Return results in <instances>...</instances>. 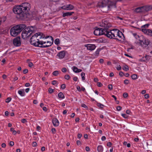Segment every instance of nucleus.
Listing matches in <instances>:
<instances>
[{"label": "nucleus", "instance_id": "f257e3e1", "mask_svg": "<svg viewBox=\"0 0 152 152\" xmlns=\"http://www.w3.org/2000/svg\"><path fill=\"white\" fill-rule=\"evenodd\" d=\"M30 8V4L25 2L20 5H15L13 8L12 11L15 14H17L18 18L23 20L27 18Z\"/></svg>", "mask_w": 152, "mask_h": 152}, {"label": "nucleus", "instance_id": "f03ea898", "mask_svg": "<svg viewBox=\"0 0 152 152\" xmlns=\"http://www.w3.org/2000/svg\"><path fill=\"white\" fill-rule=\"evenodd\" d=\"M45 37V35L42 32H38L32 36L30 39L31 44L36 47H39V45L37 44L39 43L40 41L39 39Z\"/></svg>", "mask_w": 152, "mask_h": 152}, {"label": "nucleus", "instance_id": "7ed1b4c3", "mask_svg": "<svg viewBox=\"0 0 152 152\" xmlns=\"http://www.w3.org/2000/svg\"><path fill=\"white\" fill-rule=\"evenodd\" d=\"M26 27L25 24H18L14 26L10 30L11 35L13 37L18 35Z\"/></svg>", "mask_w": 152, "mask_h": 152}, {"label": "nucleus", "instance_id": "20e7f679", "mask_svg": "<svg viewBox=\"0 0 152 152\" xmlns=\"http://www.w3.org/2000/svg\"><path fill=\"white\" fill-rule=\"evenodd\" d=\"M133 35L138 41L137 42L142 47H146L149 44V41L148 39H146L142 35L139 36L136 33H134Z\"/></svg>", "mask_w": 152, "mask_h": 152}, {"label": "nucleus", "instance_id": "39448f33", "mask_svg": "<svg viewBox=\"0 0 152 152\" xmlns=\"http://www.w3.org/2000/svg\"><path fill=\"white\" fill-rule=\"evenodd\" d=\"M24 29L22 33V38L24 39L29 37L35 30L34 27L33 26L26 27Z\"/></svg>", "mask_w": 152, "mask_h": 152}, {"label": "nucleus", "instance_id": "423d86ee", "mask_svg": "<svg viewBox=\"0 0 152 152\" xmlns=\"http://www.w3.org/2000/svg\"><path fill=\"white\" fill-rule=\"evenodd\" d=\"M111 24L108 21L105 20H103L102 23L100 26L103 27L102 28V32H104L105 33L108 31V29L111 26Z\"/></svg>", "mask_w": 152, "mask_h": 152}, {"label": "nucleus", "instance_id": "0eeeda50", "mask_svg": "<svg viewBox=\"0 0 152 152\" xmlns=\"http://www.w3.org/2000/svg\"><path fill=\"white\" fill-rule=\"evenodd\" d=\"M121 0H113L111 1L107 0V6L109 8L114 7L115 8L116 7V3L118 1H121Z\"/></svg>", "mask_w": 152, "mask_h": 152}, {"label": "nucleus", "instance_id": "6e6552de", "mask_svg": "<svg viewBox=\"0 0 152 152\" xmlns=\"http://www.w3.org/2000/svg\"><path fill=\"white\" fill-rule=\"evenodd\" d=\"M102 28H99L97 27H96L95 28V30L94 31V33L95 35H104L105 33L104 32H102Z\"/></svg>", "mask_w": 152, "mask_h": 152}, {"label": "nucleus", "instance_id": "1a4fd4ad", "mask_svg": "<svg viewBox=\"0 0 152 152\" xmlns=\"http://www.w3.org/2000/svg\"><path fill=\"white\" fill-rule=\"evenodd\" d=\"M13 44L14 46L18 47L21 45L20 38L18 37L15 38L13 41Z\"/></svg>", "mask_w": 152, "mask_h": 152}, {"label": "nucleus", "instance_id": "9d476101", "mask_svg": "<svg viewBox=\"0 0 152 152\" xmlns=\"http://www.w3.org/2000/svg\"><path fill=\"white\" fill-rule=\"evenodd\" d=\"M115 29L111 30L110 31H108L105 33V35L108 37L112 39L115 36Z\"/></svg>", "mask_w": 152, "mask_h": 152}, {"label": "nucleus", "instance_id": "9b49d317", "mask_svg": "<svg viewBox=\"0 0 152 152\" xmlns=\"http://www.w3.org/2000/svg\"><path fill=\"white\" fill-rule=\"evenodd\" d=\"M107 5V0H104L101 2H99L97 5L99 7H103Z\"/></svg>", "mask_w": 152, "mask_h": 152}, {"label": "nucleus", "instance_id": "f8f14e48", "mask_svg": "<svg viewBox=\"0 0 152 152\" xmlns=\"http://www.w3.org/2000/svg\"><path fill=\"white\" fill-rule=\"evenodd\" d=\"M84 46L87 48V50L92 51L95 49L96 46L94 44H87L84 45Z\"/></svg>", "mask_w": 152, "mask_h": 152}, {"label": "nucleus", "instance_id": "ddd939ff", "mask_svg": "<svg viewBox=\"0 0 152 152\" xmlns=\"http://www.w3.org/2000/svg\"><path fill=\"white\" fill-rule=\"evenodd\" d=\"M65 52L64 51H62L60 52L57 55L60 59H62L64 58L65 55Z\"/></svg>", "mask_w": 152, "mask_h": 152}, {"label": "nucleus", "instance_id": "4468645a", "mask_svg": "<svg viewBox=\"0 0 152 152\" xmlns=\"http://www.w3.org/2000/svg\"><path fill=\"white\" fill-rule=\"evenodd\" d=\"M135 12L137 13L144 12L143 6L136 8L135 10Z\"/></svg>", "mask_w": 152, "mask_h": 152}, {"label": "nucleus", "instance_id": "2eb2a0df", "mask_svg": "<svg viewBox=\"0 0 152 152\" xmlns=\"http://www.w3.org/2000/svg\"><path fill=\"white\" fill-rule=\"evenodd\" d=\"M52 123L53 125L55 126H57L59 125V121L58 119L56 118H54L53 119Z\"/></svg>", "mask_w": 152, "mask_h": 152}, {"label": "nucleus", "instance_id": "dca6fc26", "mask_svg": "<svg viewBox=\"0 0 152 152\" xmlns=\"http://www.w3.org/2000/svg\"><path fill=\"white\" fill-rule=\"evenodd\" d=\"M47 43L48 44V45H44L39 46V47L41 48H47L50 47L51 46L52 44L53 43H52L51 42L49 41H47Z\"/></svg>", "mask_w": 152, "mask_h": 152}, {"label": "nucleus", "instance_id": "f3484780", "mask_svg": "<svg viewBox=\"0 0 152 152\" xmlns=\"http://www.w3.org/2000/svg\"><path fill=\"white\" fill-rule=\"evenodd\" d=\"M73 13H74V12H63L62 14V17H65L66 16H71L72 15Z\"/></svg>", "mask_w": 152, "mask_h": 152}, {"label": "nucleus", "instance_id": "a211bd4d", "mask_svg": "<svg viewBox=\"0 0 152 152\" xmlns=\"http://www.w3.org/2000/svg\"><path fill=\"white\" fill-rule=\"evenodd\" d=\"M143 7L144 12L149 11L152 9V6H145Z\"/></svg>", "mask_w": 152, "mask_h": 152}, {"label": "nucleus", "instance_id": "6ab92c4d", "mask_svg": "<svg viewBox=\"0 0 152 152\" xmlns=\"http://www.w3.org/2000/svg\"><path fill=\"white\" fill-rule=\"evenodd\" d=\"M6 19L7 18L5 16H3L0 18V26L2 24L4 23L5 22Z\"/></svg>", "mask_w": 152, "mask_h": 152}, {"label": "nucleus", "instance_id": "aec40b11", "mask_svg": "<svg viewBox=\"0 0 152 152\" xmlns=\"http://www.w3.org/2000/svg\"><path fill=\"white\" fill-rule=\"evenodd\" d=\"M18 92L19 94L22 96H24L25 95V93L24 89H22L21 90H20L18 91Z\"/></svg>", "mask_w": 152, "mask_h": 152}, {"label": "nucleus", "instance_id": "412c9836", "mask_svg": "<svg viewBox=\"0 0 152 152\" xmlns=\"http://www.w3.org/2000/svg\"><path fill=\"white\" fill-rule=\"evenodd\" d=\"M97 150L98 152H102L103 150V147L101 145H99L97 147Z\"/></svg>", "mask_w": 152, "mask_h": 152}, {"label": "nucleus", "instance_id": "4be33fe9", "mask_svg": "<svg viewBox=\"0 0 152 152\" xmlns=\"http://www.w3.org/2000/svg\"><path fill=\"white\" fill-rule=\"evenodd\" d=\"M58 96L59 98L61 99H63L65 98L63 94L61 92H60L58 94Z\"/></svg>", "mask_w": 152, "mask_h": 152}, {"label": "nucleus", "instance_id": "5701e85b", "mask_svg": "<svg viewBox=\"0 0 152 152\" xmlns=\"http://www.w3.org/2000/svg\"><path fill=\"white\" fill-rule=\"evenodd\" d=\"M66 8H67L68 10H71L74 9V6L71 4H69L67 5Z\"/></svg>", "mask_w": 152, "mask_h": 152}, {"label": "nucleus", "instance_id": "b1692460", "mask_svg": "<svg viewBox=\"0 0 152 152\" xmlns=\"http://www.w3.org/2000/svg\"><path fill=\"white\" fill-rule=\"evenodd\" d=\"M147 33L146 34L150 35L151 36H152V31L149 29H147Z\"/></svg>", "mask_w": 152, "mask_h": 152}, {"label": "nucleus", "instance_id": "393cba45", "mask_svg": "<svg viewBox=\"0 0 152 152\" xmlns=\"http://www.w3.org/2000/svg\"><path fill=\"white\" fill-rule=\"evenodd\" d=\"M123 69L126 71H127L129 70V67L127 65H125L123 67Z\"/></svg>", "mask_w": 152, "mask_h": 152}, {"label": "nucleus", "instance_id": "a878e982", "mask_svg": "<svg viewBox=\"0 0 152 152\" xmlns=\"http://www.w3.org/2000/svg\"><path fill=\"white\" fill-rule=\"evenodd\" d=\"M54 43L56 45H58L60 44V40L59 39H56L54 41Z\"/></svg>", "mask_w": 152, "mask_h": 152}, {"label": "nucleus", "instance_id": "bb28decb", "mask_svg": "<svg viewBox=\"0 0 152 152\" xmlns=\"http://www.w3.org/2000/svg\"><path fill=\"white\" fill-rule=\"evenodd\" d=\"M131 77L133 80H136L137 78V76L136 74H133L132 75Z\"/></svg>", "mask_w": 152, "mask_h": 152}, {"label": "nucleus", "instance_id": "cd10ccee", "mask_svg": "<svg viewBox=\"0 0 152 152\" xmlns=\"http://www.w3.org/2000/svg\"><path fill=\"white\" fill-rule=\"evenodd\" d=\"M139 61H141L147 62L145 56L144 57H142V58L140 59Z\"/></svg>", "mask_w": 152, "mask_h": 152}, {"label": "nucleus", "instance_id": "c85d7f7f", "mask_svg": "<svg viewBox=\"0 0 152 152\" xmlns=\"http://www.w3.org/2000/svg\"><path fill=\"white\" fill-rule=\"evenodd\" d=\"M117 33H118V36L120 38H121V35H123V34L122 32L119 30H117Z\"/></svg>", "mask_w": 152, "mask_h": 152}, {"label": "nucleus", "instance_id": "c756f323", "mask_svg": "<svg viewBox=\"0 0 152 152\" xmlns=\"http://www.w3.org/2000/svg\"><path fill=\"white\" fill-rule=\"evenodd\" d=\"M46 43H47V42H43L42 41H40V42L38 44L39 45V46H40L43 45V44H45Z\"/></svg>", "mask_w": 152, "mask_h": 152}, {"label": "nucleus", "instance_id": "7c9ffc66", "mask_svg": "<svg viewBox=\"0 0 152 152\" xmlns=\"http://www.w3.org/2000/svg\"><path fill=\"white\" fill-rule=\"evenodd\" d=\"M52 74L53 75L56 76L59 74V71H55L53 72Z\"/></svg>", "mask_w": 152, "mask_h": 152}, {"label": "nucleus", "instance_id": "2f4dec72", "mask_svg": "<svg viewBox=\"0 0 152 152\" xmlns=\"http://www.w3.org/2000/svg\"><path fill=\"white\" fill-rule=\"evenodd\" d=\"M101 50V49L99 48L95 52V55L96 56H98L99 54V53Z\"/></svg>", "mask_w": 152, "mask_h": 152}, {"label": "nucleus", "instance_id": "473e14b6", "mask_svg": "<svg viewBox=\"0 0 152 152\" xmlns=\"http://www.w3.org/2000/svg\"><path fill=\"white\" fill-rule=\"evenodd\" d=\"M97 106L100 108L102 109L103 108V107L104 106V105L103 104L100 103H97Z\"/></svg>", "mask_w": 152, "mask_h": 152}, {"label": "nucleus", "instance_id": "72a5a7b5", "mask_svg": "<svg viewBox=\"0 0 152 152\" xmlns=\"http://www.w3.org/2000/svg\"><path fill=\"white\" fill-rule=\"evenodd\" d=\"M81 75L82 77V80H85V73L84 72H83L81 73Z\"/></svg>", "mask_w": 152, "mask_h": 152}, {"label": "nucleus", "instance_id": "f704fd0d", "mask_svg": "<svg viewBox=\"0 0 152 152\" xmlns=\"http://www.w3.org/2000/svg\"><path fill=\"white\" fill-rule=\"evenodd\" d=\"M10 130L11 132H12V133L13 134H14L15 135L16 134L17 132L16 131L14 130V129L13 128H11L10 129Z\"/></svg>", "mask_w": 152, "mask_h": 152}, {"label": "nucleus", "instance_id": "c9c22d12", "mask_svg": "<svg viewBox=\"0 0 152 152\" xmlns=\"http://www.w3.org/2000/svg\"><path fill=\"white\" fill-rule=\"evenodd\" d=\"M64 78L66 80H69V79L70 77L69 75H65Z\"/></svg>", "mask_w": 152, "mask_h": 152}, {"label": "nucleus", "instance_id": "e433bc0d", "mask_svg": "<svg viewBox=\"0 0 152 152\" xmlns=\"http://www.w3.org/2000/svg\"><path fill=\"white\" fill-rule=\"evenodd\" d=\"M147 62L148 61L151 59V56L149 55H145Z\"/></svg>", "mask_w": 152, "mask_h": 152}, {"label": "nucleus", "instance_id": "4c0bfd02", "mask_svg": "<svg viewBox=\"0 0 152 152\" xmlns=\"http://www.w3.org/2000/svg\"><path fill=\"white\" fill-rule=\"evenodd\" d=\"M12 98L11 97H8L6 100V103L9 102L11 100Z\"/></svg>", "mask_w": 152, "mask_h": 152}, {"label": "nucleus", "instance_id": "58836bf2", "mask_svg": "<svg viewBox=\"0 0 152 152\" xmlns=\"http://www.w3.org/2000/svg\"><path fill=\"white\" fill-rule=\"evenodd\" d=\"M121 115L124 118H128V116L125 114H122Z\"/></svg>", "mask_w": 152, "mask_h": 152}, {"label": "nucleus", "instance_id": "ea45409f", "mask_svg": "<svg viewBox=\"0 0 152 152\" xmlns=\"http://www.w3.org/2000/svg\"><path fill=\"white\" fill-rule=\"evenodd\" d=\"M48 91L50 94H52L53 91V90L51 88H49L48 89Z\"/></svg>", "mask_w": 152, "mask_h": 152}, {"label": "nucleus", "instance_id": "a19ab883", "mask_svg": "<svg viewBox=\"0 0 152 152\" xmlns=\"http://www.w3.org/2000/svg\"><path fill=\"white\" fill-rule=\"evenodd\" d=\"M150 25V24H146L144 25H143V26H142L141 27L142 28H148V26H149Z\"/></svg>", "mask_w": 152, "mask_h": 152}, {"label": "nucleus", "instance_id": "79ce46f5", "mask_svg": "<svg viewBox=\"0 0 152 152\" xmlns=\"http://www.w3.org/2000/svg\"><path fill=\"white\" fill-rule=\"evenodd\" d=\"M61 88L62 89H64L66 88V85L64 84H62L61 85Z\"/></svg>", "mask_w": 152, "mask_h": 152}, {"label": "nucleus", "instance_id": "37998d69", "mask_svg": "<svg viewBox=\"0 0 152 152\" xmlns=\"http://www.w3.org/2000/svg\"><path fill=\"white\" fill-rule=\"evenodd\" d=\"M115 35V36H114V37H117L118 36V33H117V30L115 29V34H114Z\"/></svg>", "mask_w": 152, "mask_h": 152}, {"label": "nucleus", "instance_id": "c03bdc74", "mask_svg": "<svg viewBox=\"0 0 152 152\" xmlns=\"http://www.w3.org/2000/svg\"><path fill=\"white\" fill-rule=\"evenodd\" d=\"M67 5H64L61 7V9L64 10H67V8H66Z\"/></svg>", "mask_w": 152, "mask_h": 152}, {"label": "nucleus", "instance_id": "a18cd8bd", "mask_svg": "<svg viewBox=\"0 0 152 152\" xmlns=\"http://www.w3.org/2000/svg\"><path fill=\"white\" fill-rule=\"evenodd\" d=\"M67 71V69L66 68H63L61 69V71L63 72H65Z\"/></svg>", "mask_w": 152, "mask_h": 152}, {"label": "nucleus", "instance_id": "49530a36", "mask_svg": "<svg viewBox=\"0 0 152 152\" xmlns=\"http://www.w3.org/2000/svg\"><path fill=\"white\" fill-rule=\"evenodd\" d=\"M81 106L82 107H84L85 108L88 109V107L87 106L84 104H82L81 105Z\"/></svg>", "mask_w": 152, "mask_h": 152}, {"label": "nucleus", "instance_id": "de8ad7c7", "mask_svg": "<svg viewBox=\"0 0 152 152\" xmlns=\"http://www.w3.org/2000/svg\"><path fill=\"white\" fill-rule=\"evenodd\" d=\"M108 88L110 90L113 89V86L112 84H109L108 85Z\"/></svg>", "mask_w": 152, "mask_h": 152}, {"label": "nucleus", "instance_id": "09e8293b", "mask_svg": "<svg viewBox=\"0 0 152 152\" xmlns=\"http://www.w3.org/2000/svg\"><path fill=\"white\" fill-rule=\"evenodd\" d=\"M123 96L124 98H125L128 97V94L127 93H124L123 94Z\"/></svg>", "mask_w": 152, "mask_h": 152}, {"label": "nucleus", "instance_id": "8fccbe9b", "mask_svg": "<svg viewBox=\"0 0 152 152\" xmlns=\"http://www.w3.org/2000/svg\"><path fill=\"white\" fill-rule=\"evenodd\" d=\"M75 69H77V71H76V72H75V73L80 72L82 71V70L81 69L76 68H75Z\"/></svg>", "mask_w": 152, "mask_h": 152}, {"label": "nucleus", "instance_id": "3c124183", "mask_svg": "<svg viewBox=\"0 0 152 152\" xmlns=\"http://www.w3.org/2000/svg\"><path fill=\"white\" fill-rule=\"evenodd\" d=\"M124 83L125 84H128L129 83V81L128 80H124Z\"/></svg>", "mask_w": 152, "mask_h": 152}, {"label": "nucleus", "instance_id": "603ef678", "mask_svg": "<svg viewBox=\"0 0 152 152\" xmlns=\"http://www.w3.org/2000/svg\"><path fill=\"white\" fill-rule=\"evenodd\" d=\"M21 121L23 123H25L27 122L26 119L24 118L21 119Z\"/></svg>", "mask_w": 152, "mask_h": 152}, {"label": "nucleus", "instance_id": "864d4df0", "mask_svg": "<svg viewBox=\"0 0 152 152\" xmlns=\"http://www.w3.org/2000/svg\"><path fill=\"white\" fill-rule=\"evenodd\" d=\"M97 85L99 87H101L102 86V84L100 82H97Z\"/></svg>", "mask_w": 152, "mask_h": 152}, {"label": "nucleus", "instance_id": "5fc2aeb1", "mask_svg": "<svg viewBox=\"0 0 152 152\" xmlns=\"http://www.w3.org/2000/svg\"><path fill=\"white\" fill-rule=\"evenodd\" d=\"M32 145L33 147H35L37 145V143L36 142H33L32 144Z\"/></svg>", "mask_w": 152, "mask_h": 152}, {"label": "nucleus", "instance_id": "6e6d98bb", "mask_svg": "<svg viewBox=\"0 0 152 152\" xmlns=\"http://www.w3.org/2000/svg\"><path fill=\"white\" fill-rule=\"evenodd\" d=\"M77 144L78 145H81V142L79 140H77Z\"/></svg>", "mask_w": 152, "mask_h": 152}, {"label": "nucleus", "instance_id": "4d7b16f0", "mask_svg": "<svg viewBox=\"0 0 152 152\" xmlns=\"http://www.w3.org/2000/svg\"><path fill=\"white\" fill-rule=\"evenodd\" d=\"M57 83V82L56 81L54 80H53L52 81V84L53 85H55Z\"/></svg>", "mask_w": 152, "mask_h": 152}, {"label": "nucleus", "instance_id": "13d9d810", "mask_svg": "<svg viewBox=\"0 0 152 152\" xmlns=\"http://www.w3.org/2000/svg\"><path fill=\"white\" fill-rule=\"evenodd\" d=\"M52 132L53 134H55L56 132V130L54 128H52L51 129Z\"/></svg>", "mask_w": 152, "mask_h": 152}, {"label": "nucleus", "instance_id": "bf43d9fd", "mask_svg": "<svg viewBox=\"0 0 152 152\" xmlns=\"http://www.w3.org/2000/svg\"><path fill=\"white\" fill-rule=\"evenodd\" d=\"M142 32H143L145 34H146V33H147V29H142Z\"/></svg>", "mask_w": 152, "mask_h": 152}, {"label": "nucleus", "instance_id": "052dcab7", "mask_svg": "<svg viewBox=\"0 0 152 152\" xmlns=\"http://www.w3.org/2000/svg\"><path fill=\"white\" fill-rule=\"evenodd\" d=\"M121 108L122 107L120 106H118L117 107V110L118 111L121 110Z\"/></svg>", "mask_w": 152, "mask_h": 152}, {"label": "nucleus", "instance_id": "680f3d73", "mask_svg": "<svg viewBox=\"0 0 152 152\" xmlns=\"http://www.w3.org/2000/svg\"><path fill=\"white\" fill-rule=\"evenodd\" d=\"M121 66H120V65H118V66H117L116 68L117 70L118 71L121 70Z\"/></svg>", "mask_w": 152, "mask_h": 152}, {"label": "nucleus", "instance_id": "e2e57ef3", "mask_svg": "<svg viewBox=\"0 0 152 152\" xmlns=\"http://www.w3.org/2000/svg\"><path fill=\"white\" fill-rule=\"evenodd\" d=\"M28 70L27 69H25L23 71V72L24 74H26L28 72Z\"/></svg>", "mask_w": 152, "mask_h": 152}, {"label": "nucleus", "instance_id": "0e129e2a", "mask_svg": "<svg viewBox=\"0 0 152 152\" xmlns=\"http://www.w3.org/2000/svg\"><path fill=\"white\" fill-rule=\"evenodd\" d=\"M119 75L121 77H123L124 75V73L122 72H120L119 73Z\"/></svg>", "mask_w": 152, "mask_h": 152}, {"label": "nucleus", "instance_id": "69168bd1", "mask_svg": "<svg viewBox=\"0 0 152 152\" xmlns=\"http://www.w3.org/2000/svg\"><path fill=\"white\" fill-rule=\"evenodd\" d=\"M145 98V99H148L149 97V95L148 94H146L144 95Z\"/></svg>", "mask_w": 152, "mask_h": 152}, {"label": "nucleus", "instance_id": "338daca9", "mask_svg": "<svg viewBox=\"0 0 152 152\" xmlns=\"http://www.w3.org/2000/svg\"><path fill=\"white\" fill-rule=\"evenodd\" d=\"M112 144L111 142H109L107 143V146L108 147H111V145H112Z\"/></svg>", "mask_w": 152, "mask_h": 152}, {"label": "nucleus", "instance_id": "774afa93", "mask_svg": "<svg viewBox=\"0 0 152 152\" xmlns=\"http://www.w3.org/2000/svg\"><path fill=\"white\" fill-rule=\"evenodd\" d=\"M14 145V142L13 141H10V145L12 146Z\"/></svg>", "mask_w": 152, "mask_h": 152}]
</instances>
